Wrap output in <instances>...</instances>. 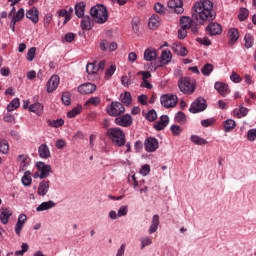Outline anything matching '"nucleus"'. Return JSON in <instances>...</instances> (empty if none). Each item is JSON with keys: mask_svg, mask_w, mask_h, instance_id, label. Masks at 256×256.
I'll return each mask as SVG.
<instances>
[{"mask_svg": "<svg viewBox=\"0 0 256 256\" xmlns=\"http://www.w3.org/2000/svg\"><path fill=\"white\" fill-rule=\"evenodd\" d=\"M216 13L213 10V2L210 0H202L196 2L193 6L192 19L197 25H205L215 19Z\"/></svg>", "mask_w": 256, "mask_h": 256, "instance_id": "1", "label": "nucleus"}, {"mask_svg": "<svg viewBox=\"0 0 256 256\" xmlns=\"http://www.w3.org/2000/svg\"><path fill=\"white\" fill-rule=\"evenodd\" d=\"M106 136L116 147H124L125 146V132L121 130V128H109L106 131Z\"/></svg>", "mask_w": 256, "mask_h": 256, "instance_id": "2", "label": "nucleus"}, {"mask_svg": "<svg viewBox=\"0 0 256 256\" xmlns=\"http://www.w3.org/2000/svg\"><path fill=\"white\" fill-rule=\"evenodd\" d=\"M90 15L93 18V21H95V23H99L100 25L107 23V20L109 19L107 8H105L102 4L92 7L90 9Z\"/></svg>", "mask_w": 256, "mask_h": 256, "instance_id": "3", "label": "nucleus"}, {"mask_svg": "<svg viewBox=\"0 0 256 256\" xmlns=\"http://www.w3.org/2000/svg\"><path fill=\"white\" fill-rule=\"evenodd\" d=\"M178 87L184 95H193L197 87V82L190 77H182L178 80Z\"/></svg>", "mask_w": 256, "mask_h": 256, "instance_id": "4", "label": "nucleus"}, {"mask_svg": "<svg viewBox=\"0 0 256 256\" xmlns=\"http://www.w3.org/2000/svg\"><path fill=\"white\" fill-rule=\"evenodd\" d=\"M171 57V51H162L161 60L158 62H151L149 66L150 71H157L159 67H163V65H168V63H171Z\"/></svg>", "mask_w": 256, "mask_h": 256, "instance_id": "5", "label": "nucleus"}, {"mask_svg": "<svg viewBox=\"0 0 256 256\" xmlns=\"http://www.w3.org/2000/svg\"><path fill=\"white\" fill-rule=\"evenodd\" d=\"M160 103L162 107H165V109H171L177 106V103H179V98H177V95L164 94L160 98Z\"/></svg>", "mask_w": 256, "mask_h": 256, "instance_id": "6", "label": "nucleus"}, {"mask_svg": "<svg viewBox=\"0 0 256 256\" xmlns=\"http://www.w3.org/2000/svg\"><path fill=\"white\" fill-rule=\"evenodd\" d=\"M207 109V101L203 97H198L191 104L189 111L190 113H201V111H205Z\"/></svg>", "mask_w": 256, "mask_h": 256, "instance_id": "7", "label": "nucleus"}, {"mask_svg": "<svg viewBox=\"0 0 256 256\" xmlns=\"http://www.w3.org/2000/svg\"><path fill=\"white\" fill-rule=\"evenodd\" d=\"M107 113L111 117H119L122 113H125V106L120 102H112L107 108Z\"/></svg>", "mask_w": 256, "mask_h": 256, "instance_id": "8", "label": "nucleus"}, {"mask_svg": "<svg viewBox=\"0 0 256 256\" xmlns=\"http://www.w3.org/2000/svg\"><path fill=\"white\" fill-rule=\"evenodd\" d=\"M144 147L147 153H155L159 149V140L153 137H148L144 141Z\"/></svg>", "mask_w": 256, "mask_h": 256, "instance_id": "9", "label": "nucleus"}, {"mask_svg": "<svg viewBox=\"0 0 256 256\" xmlns=\"http://www.w3.org/2000/svg\"><path fill=\"white\" fill-rule=\"evenodd\" d=\"M97 91V86L91 82H86L78 86V93L80 95H91V93H95Z\"/></svg>", "mask_w": 256, "mask_h": 256, "instance_id": "10", "label": "nucleus"}, {"mask_svg": "<svg viewBox=\"0 0 256 256\" xmlns=\"http://www.w3.org/2000/svg\"><path fill=\"white\" fill-rule=\"evenodd\" d=\"M169 9H174V13L177 15H182L185 12V8H183V0H169L168 1Z\"/></svg>", "mask_w": 256, "mask_h": 256, "instance_id": "11", "label": "nucleus"}, {"mask_svg": "<svg viewBox=\"0 0 256 256\" xmlns=\"http://www.w3.org/2000/svg\"><path fill=\"white\" fill-rule=\"evenodd\" d=\"M115 123L120 127H131V125H133V118L130 114H126L120 117H116Z\"/></svg>", "mask_w": 256, "mask_h": 256, "instance_id": "12", "label": "nucleus"}, {"mask_svg": "<svg viewBox=\"0 0 256 256\" xmlns=\"http://www.w3.org/2000/svg\"><path fill=\"white\" fill-rule=\"evenodd\" d=\"M36 167L38 171H40V179L49 177V173H51V165H47L43 162H37Z\"/></svg>", "mask_w": 256, "mask_h": 256, "instance_id": "13", "label": "nucleus"}, {"mask_svg": "<svg viewBox=\"0 0 256 256\" xmlns=\"http://www.w3.org/2000/svg\"><path fill=\"white\" fill-rule=\"evenodd\" d=\"M25 223H27V215L20 214L15 225V233L18 237H21V231L23 230V227H25Z\"/></svg>", "mask_w": 256, "mask_h": 256, "instance_id": "14", "label": "nucleus"}, {"mask_svg": "<svg viewBox=\"0 0 256 256\" xmlns=\"http://www.w3.org/2000/svg\"><path fill=\"white\" fill-rule=\"evenodd\" d=\"M59 77L57 75L51 76L47 83V92L48 93H53L58 87H59Z\"/></svg>", "mask_w": 256, "mask_h": 256, "instance_id": "15", "label": "nucleus"}, {"mask_svg": "<svg viewBox=\"0 0 256 256\" xmlns=\"http://www.w3.org/2000/svg\"><path fill=\"white\" fill-rule=\"evenodd\" d=\"M206 31L209 35H221L223 29L219 23L211 22L207 27Z\"/></svg>", "mask_w": 256, "mask_h": 256, "instance_id": "16", "label": "nucleus"}, {"mask_svg": "<svg viewBox=\"0 0 256 256\" xmlns=\"http://www.w3.org/2000/svg\"><path fill=\"white\" fill-rule=\"evenodd\" d=\"M167 125H169V116L162 115L160 120L154 124V129L156 131H163Z\"/></svg>", "mask_w": 256, "mask_h": 256, "instance_id": "17", "label": "nucleus"}, {"mask_svg": "<svg viewBox=\"0 0 256 256\" xmlns=\"http://www.w3.org/2000/svg\"><path fill=\"white\" fill-rule=\"evenodd\" d=\"M13 215V211L7 207H2L1 208V213H0V221L3 225H7L9 223V217Z\"/></svg>", "mask_w": 256, "mask_h": 256, "instance_id": "18", "label": "nucleus"}, {"mask_svg": "<svg viewBox=\"0 0 256 256\" xmlns=\"http://www.w3.org/2000/svg\"><path fill=\"white\" fill-rule=\"evenodd\" d=\"M172 51L176 53V55H180V57H186L188 55L189 51L187 48H185L182 44L180 43H174L172 44Z\"/></svg>", "mask_w": 256, "mask_h": 256, "instance_id": "19", "label": "nucleus"}, {"mask_svg": "<svg viewBox=\"0 0 256 256\" xmlns=\"http://www.w3.org/2000/svg\"><path fill=\"white\" fill-rule=\"evenodd\" d=\"M26 17L34 24L39 23V10L36 7L31 8L26 12Z\"/></svg>", "mask_w": 256, "mask_h": 256, "instance_id": "20", "label": "nucleus"}, {"mask_svg": "<svg viewBox=\"0 0 256 256\" xmlns=\"http://www.w3.org/2000/svg\"><path fill=\"white\" fill-rule=\"evenodd\" d=\"M37 193L40 197H45L49 193V180H43L39 183Z\"/></svg>", "mask_w": 256, "mask_h": 256, "instance_id": "21", "label": "nucleus"}, {"mask_svg": "<svg viewBox=\"0 0 256 256\" xmlns=\"http://www.w3.org/2000/svg\"><path fill=\"white\" fill-rule=\"evenodd\" d=\"M38 155L41 159H49L51 157V150L47 144H41L38 148Z\"/></svg>", "mask_w": 256, "mask_h": 256, "instance_id": "22", "label": "nucleus"}, {"mask_svg": "<svg viewBox=\"0 0 256 256\" xmlns=\"http://www.w3.org/2000/svg\"><path fill=\"white\" fill-rule=\"evenodd\" d=\"M214 89H216V91L220 93L222 97H225L229 93V86L223 82H216Z\"/></svg>", "mask_w": 256, "mask_h": 256, "instance_id": "23", "label": "nucleus"}, {"mask_svg": "<svg viewBox=\"0 0 256 256\" xmlns=\"http://www.w3.org/2000/svg\"><path fill=\"white\" fill-rule=\"evenodd\" d=\"M229 37V45H235V43L239 40V30L236 28H231L228 31Z\"/></svg>", "mask_w": 256, "mask_h": 256, "instance_id": "24", "label": "nucleus"}, {"mask_svg": "<svg viewBox=\"0 0 256 256\" xmlns=\"http://www.w3.org/2000/svg\"><path fill=\"white\" fill-rule=\"evenodd\" d=\"M159 25H161V17L157 14L152 15L148 23L149 29H157Z\"/></svg>", "mask_w": 256, "mask_h": 256, "instance_id": "25", "label": "nucleus"}, {"mask_svg": "<svg viewBox=\"0 0 256 256\" xmlns=\"http://www.w3.org/2000/svg\"><path fill=\"white\" fill-rule=\"evenodd\" d=\"M193 18L189 17V16H182L180 18V25H181V29H191L192 25H193Z\"/></svg>", "mask_w": 256, "mask_h": 256, "instance_id": "26", "label": "nucleus"}, {"mask_svg": "<svg viewBox=\"0 0 256 256\" xmlns=\"http://www.w3.org/2000/svg\"><path fill=\"white\" fill-rule=\"evenodd\" d=\"M157 229H159V215L156 214L152 217L151 225L148 230L149 235L156 233Z\"/></svg>", "mask_w": 256, "mask_h": 256, "instance_id": "27", "label": "nucleus"}, {"mask_svg": "<svg viewBox=\"0 0 256 256\" xmlns=\"http://www.w3.org/2000/svg\"><path fill=\"white\" fill-rule=\"evenodd\" d=\"M157 59V50L148 48L144 52V60L145 61H155Z\"/></svg>", "mask_w": 256, "mask_h": 256, "instance_id": "28", "label": "nucleus"}, {"mask_svg": "<svg viewBox=\"0 0 256 256\" xmlns=\"http://www.w3.org/2000/svg\"><path fill=\"white\" fill-rule=\"evenodd\" d=\"M28 109L31 113H36V115H38V116L43 115V104L42 103L36 102V103L30 105Z\"/></svg>", "mask_w": 256, "mask_h": 256, "instance_id": "29", "label": "nucleus"}, {"mask_svg": "<svg viewBox=\"0 0 256 256\" xmlns=\"http://www.w3.org/2000/svg\"><path fill=\"white\" fill-rule=\"evenodd\" d=\"M17 161L20 165V169L25 171V168L29 165V156L26 154H21L18 156Z\"/></svg>", "mask_w": 256, "mask_h": 256, "instance_id": "30", "label": "nucleus"}, {"mask_svg": "<svg viewBox=\"0 0 256 256\" xmlns=\"http://www.w3.org/2000/svg\"><path fill=\"white\" fill-rule=\"evenodd\" d=\"M55 203L50 200L48 202H42L37 208L36 211L40 213L41 211H48V209H53L55 207Z\"/></svg>", "mask_w": 256, "mask_h": 256, "instance_id": "31", "label": "nucleus"}, {"mask_svg": "<svg viewBox=\"0 0 256 256\" xmlns=\"http://www.w3.org/2000/svg\"><path fill=\"white\" fill-rule=\"evenodd\" d=\"M81 28L83 31H91L93 29V24L91 23V17L84 16L81 21Z\"/></svg>", "mask_w": 256, "mask_h": 256, "instance_id": "32", "label": "nucleus"}, {"mask_svg": "<svg viewBox=\"0 0 256 256\" xmlns=\"http://www.w3.org/2000/svg\"><path fill=\"white\" fill-rule=\"evenodd\" d=\"M75 15L81 19L85 15V2H79L75 5Z\"/></svg>", "mask_w": 256, "mask_h": 256, "instance_id": "33", "label": "nucleus"}, {"mask_svg": "<svg viewBox=\"0 0 256 256\" xmlns=\"http://www.w3.org/2000/svg\"><path fill=\"white\" fill-rule=\"evenodd\" d=\"M237 127V123L233 119H228L224 122V131L225 133H229L230 131H233Z\"/></svg>", "mask_w": 256, "mask_h": 256, "instance_id": "34", "label": "nucleus"}, {"mask_svg": "<svg viewBox=\"0 0 256 256\" xmlns=\"http://www.w3.org/2000/svg\"><path fill=\"white\" fill-rule=\"evenodd\" d=\"M81 111H83V106L81 105H77L76 107H74L71 111H69L67 113V117L69 119H73L75 117H77V115H79V113H81Z\"/></svg>", "mask_w": 256, "mask_h": 256, "instance_id": "35", "label": "nucleus"}, {"mask_svg": "<svg viewBox=\"0 0 256 256\" xmlns=\"http://www.w3.org/2000/svg\"><path fill=\"white\" fill-rule=\"evenodd\" d=\"M86 71L88 75H95V73L99 72V68H97L96 62L88 63L86 66Z\"/></svg>", "mask_w": 256, "mask_h": 256, "instance_id": "36", "label": "nucleus"}, {"mask_svg": "<svg viewBox=\"0 0 256 256\" xmlns=\"http://www.w3.org/2000/svg\"><path fill=\"white\" fill-rule=\"evenodd\" d=\"M47 123L49 127H54L55 129H59V127H63V125H65V121L63 119L48 120Z\"/></svg>", "mask_w": 256, "mask_h": 256, "instance_id": "37", "label": "nucleus"}, {"mask_svg": "<svg viewBox=\"0 0 256 256\" xmlns=\"http://www.w3.org/2000/svg\"><path fill=\"white\" fill-rule=\"evenodd\" d=\"M248 113L249 110L246 107H240V109L234 110L235 117H237L238 119H241V117H247Z\"/></svg>", "mask_w": 256, "mask_h": 256, "instance_id": "38", "label": "nucleus"}, {"mask_svg": "<svg viewBox=\"0 0 256 256\" xmlns=\"http://www.w3.org/2000/svg\"><path fill=\"white\" fill-rule=\"evenodd\" d=\"M24 17H25V9L20 8L11 19L16 23H19V21H22Z\"/></svg>", "mask_w": 256, "mask_h": 256, "instance_id": "39", "label": "nucleus"}, {"mask_svg": "<svg viewBox=\"0 0 256 256\" xmlns=\"http://www.w3.org/2000/svg\"><path fill=\"white\" fill-rule=\"evenodd\" d=\"M21 105V102L19 101V98H15L11 101V103L7 106V111H15V109H18V107Z\"/></svg>", "mask_w": 256, "mask_h": 256, "instance_id": "40", "label": "nucleus"}, {"mask_svg": "<svg viewBox=\"0 0 256 256\" xmlns=\"http://www.w3.org/2000/svg\"><path fill=\"white\" fill-rule=\"evenodd\" d=\"M175 121L180 125H185V122L187 121V117L185 116V113L177 112L175 115Z\"/></svg>", "mask_w": 256, "mask_h": 256, "instance_id": "41", "label": "nucleus"}, {"mask_svg": "<svg viewBox=\"0 0 256 256\" xmlns=\"http://www.w3.org/2000/svg\"><path fill=\"white\" fill-rule=\"evenodd\" d=\"M191 141L195 145H207V140L197 136V135H192L191 136Z\"/></svg>", "mask_w": 256, "mask_h": 256, "instance_id": "42", "label": "nucleus"}, {"mask_svg": "<svg viewBox=\"0 0 256 256\" xmlns=\"http://www.w3.org/2000/svg\"><path fill=\"white\" fill-rule=\"evenodd\" d=\"M21 181L25 187H29V185H31V183L33 182V179L31 178V174H29V172H25Z\"/></svg>", "mask_w": 256, "mask_h": 256, "instance_id": "43", "label": "nucleus"}, {"mask_svg": "<svg viewBox=\"0 0 256 256\" xmlns=\"http://www.w3.org/2000/svg\"><path fill=\"white\" fill-rule=\"evenodd\" d=\"M131 99L132 97L130 92H125L121 95V102L124 103V105H131Z\"/></svg>", "mask_w": 256, "mask_h": 256, "instance_id": "44", "label": "nucleus"}, {"mask_svg": "<svg viewBox=\"0 0 256 256\" xmlns=\"http://www.w3.org/2000/svg\"><path fill=\"white\" fill-rule=\"evenodd\" d=\"M244 40H245L246 49H251V47H253V43H254L253 36H251V34H246L244 37Z\"/></svg>", "mask_w": 256, "mask_h": 256, "instance_id": "45", "label": "nucleus"}, {"mask_svg": "<svg viewBox=\"0 0 256 256\" xmlns=\"http://www.w3.org/2000/svg\"><path fill=\"white\" fill-rule=\"evenodd\" d=\"M212 71H213V65L210 63L205 64L201 69V73H203L205 76L211 75Z\"/></svg>", "mask_w": 256, "mask_h": 256, "instance_id": "46", "label": "nucleus"}, {"mask_svg": "<svg viewBox=\"0 0 256 256\" xmlns=\"http://www.w3.org/2000/svg\"><path fill=\"white\" fill-rule=\"evenodd\" d=\"M61 99H62V103H63L64 105H66V106L71 105V93H69V92H64V93L62 94Z\"/></svg>", "mask_w": 256, "mask_h": 256, "instance_id": "47", "label": "nucleus"}, {"mask_svg": "<svg viewBox=\"0 0 256 256\" xmlns=\"http://www.w3.org/2000/svg\"><path fill=\"white\" fill-rule=\"evenodd\" d=\"M247 17H249V10H247L246 8H241L238 15L239 21H245Z\"/></svg>", "mask_w": 256, "mask_h": 256, "instance_id": "48", "label": "nucleus"}, {"mask_svg": "<svg viewBox=\"0 0 256 256\" xmlns=\"http://www.w3.org/2000/svg\"><path fill=\"white\" fill-rule=\"evenodd\" d=\"M0 153L7 155L9 153V143L7 141H0Z\"/></svg>", "mask_w": 256, "mask_h": 256, "instance_id": "49", "label": "nucleus"}, {"mask_svg": "<svg viewBox=\"0 0 256 256\" xmlns=\"http://www.w3.org/2000/svg\"><path fill=\"white\" fill-rule=\"evenodd\" d=\"M147 121L153 122L157 120V112L155 110H150L146 113Z\"/></svg>", "mask_w": 256, "mask_h": 256, "instance_id": "50", "label": "nucleus"}, {"mask_svg": "<svg viewBox=\"0 0 256 256\" xmlns=\"http://www.w3.org/2000/svg\"><path fill=\"white\" fill-rule=\"evenodd\" d=\"M117 71V66L111 65L110 68H108L105 72L106 79H111L113 77V74Z\"/></svg>", "mask_w": 256, "mask_h": 256, "instance_id": "51", "label": "nucleus"}, {"mask_svg": "<svg viewBox=\"0 0 256 256\" xmlns=\"http://www.w3.org/2000/svg\"><path fill=\"white\" fill-rule=\"evenodd\" d=\"M154 11L158 13L159 15H163L166 11L165 6L161 3H156L154 5Z\"/></svg>", "mask_w": 256, "mask_h": 256, "instance_id": "52", "label": "nucleus"}, {"mask_svg": "<svg viewBox=\"0 0 256 256\" xmlns=\"http://www.w3.org/2000/svg\"><path fill=\"white\" fill-rule=\"evenodd\" d=\"M22 250H18L15 252V256H23L27 251H29V245L27 243H23L21 246Z\"/></svg>", "mask_w": 256, "mask_h": 256, "instance_id": "53", "label": "nucleus"}, {"mask_svg": "<svg viewBox=\"0 0 256 256\" xmlns=\"http://www.w3.org/2000/svg\"><path fill=\"white\" fill-rule=\"evenodd\" d=\"M51 21H53V15L52 14H46L44 16V20H43L45 29H49V25H51Z\"/></svg>", "mask_w": 256, "mask_h": 256, "instance_id": "54", "label": "nucleus"}, {"mask_svg": "<svg viewBox=\"0 0 256 256\" xmlns=\"http://www.w3.org/2000/svg\"><path fill=\"white\" fill-rule=\"evenodd\" d=\"M141 249H145L148 245H152L153 240L150 237L141 238Z\"/></svg>", "mask_w": 256, "mask_h": 256, "instance_id": "55", "label": "nucleus"}, {"mask_svg": "<svg viewBox=\"0 0 256 256\" xmlns=\"http://www.w3.org/2000/svg\"><path fill=\"white\" fill-rule=\"evenodd\" d=\"M35 53H37V48H30L27 52V61H33L35 59Z\"/></svg>", "mask_w": 256, "mask_h": 256, "instance_id": "56", "label": "nucleus"}, {"mask_svg": "<svg viewBox=\"0 0 256 256\" xmlns=\"http://www.w3.org/2000/svg\"><path fill=\"white\" fill-rule=\"evenodd\" d=\"M99 103H101V98L99 97H91L90 99H88L85 103V105H99Z\"/></svg>", "mask_w": 256, "mask_h": 256, "instance_id": "57", "label": "nucleus"}, {"mask_svg": "<svg viewBox=\"0 0 256 256\" xmlns=\"http://www.w3.org/2000/svg\"><path fill=\"white\" fill-rule=\"evenodd\" d=\"M149 173H151V166H149V164L143 165L142 168L140 169V174L143 175L144 177H147Z\"/></svg>", "mask_w": 256, "mask_h": 256, "instance_id": "58", "label": "nucleus"}, {"mask_svg": "<svg viewBox=\"0 0 256 256\" xmlns=\"http://www.w3.org/2000/svg\"><path fill=\"white\" fill-rule=\"evenodd\" d=\"M170 131L172 132L173 135H181L183 129H181V126L179 125H172L170 128Z\"/></svg>", "mask_w": 256, "mask_h": 256, "instance_id": "59", "label": "nucleus"}, {"mask_svg": "<svg viewBox=\"0 0 256 256\" xmlns=\"http://www.w3.org/2000/svg\"><path fill=\"white\" fill-rule=\"evenodd\" d=\"M247 139H248V141H251V142L255 141V139H256V128L248 130Z\"/></svg>", "mask_w": 256, "mask_h": 256, "instance_id": "60", "label": "nucleus"}, {"mask_svg": "<svg viewBox=\"0 0 256 256\" xmlns=\"http://www.w3.org/2000/svg\"><path fill=\"white\" fill-rule=\"evenodd\" d=\"M129 213V208L127 206H121L118 210V217H125Z\"/></svg>", "mask_w": 256, "mask_h": 256, "instance_id": "61", "label": "nucleus"}, {"mask_svg": "<svg viewBox=\"0 0 256 256\" xmlns=\"http://www.w3.org/2000/svg\"><path fill=\"white\" fill-rule=\"evenodd\" d=\"M214 123H215V119L213 118L201 121L202 127H211V125H214Z\"/></svg>", "mask_w": 256, "mask_h": 256, "instance_id": "62", "label": "nucleus"}, {"mask_svg": "<svg viewBox=\"0 0 256 256\" xmlns=\"http://www.w3.org/2000/svg\"><path fill=\"white\" fill-rule=\"evenodd\" d=\"M231 81H233V83H241V81H243V79L241 78V76H239L237 73L233 72L230 76Z\"/></svg>", "mask_w": 256, "mask_h": 256, "instance_id": "63", "label": "nucleus"}, {"mask_svg": "<svg viewBox=\"0 0 256 256\" xmlns=\"http://www.w3.org/2000/svg\"><path fill=\"white\" fill-rule=\"evenodd\" d=\"M147 101H149V97H147V95L142 94L138 96V102L140 103V105H147Z\"/></svg>", "mask_w": 256, "mask_h": 256, "instance_id": "64", "label": "nucleus"}]
</instances>
